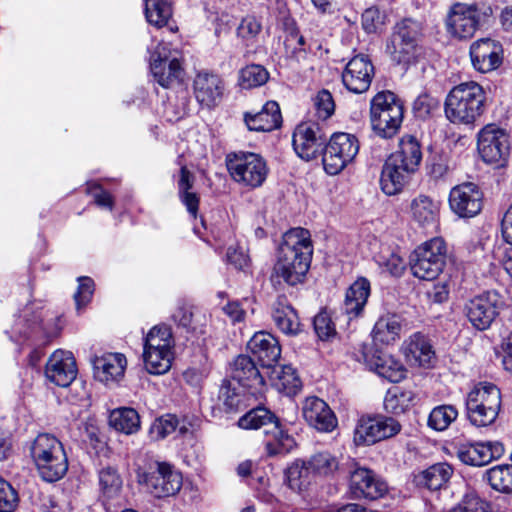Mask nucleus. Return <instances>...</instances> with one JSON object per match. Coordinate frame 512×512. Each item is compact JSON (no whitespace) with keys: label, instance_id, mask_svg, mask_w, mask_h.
<instances>
[{"label":"nucleus","instance_id":"41","mask_svg":"<svg viewBox=\"0 0 512 512\" xmlns=\"http://www.w3.org/2000/svg\"><path fill=\"white\" fill-rule=\"evenodd\" d=\"M109 424L116 431L130 435L140 428V417L133 408H119L110 413Z\"/></svg>","mask_w":512,"mask_h":512},{"label":"nucleus","instance_id":"3","mask_svg":"<svg viewBox=\"0 0 512 512\" xmlns=\"http://www.w3.org/2000/svg\"><path fill=\"white\" fill-rule=\"evenodd\" d=\"M485 92L480 84L468 81L453 87L445 100V115L454 124H472L484 111Z\"/></svg>","mask_w":512,"mask_h":512},{"label":"nucleus","instance_id":"31","mask_svg":"<svg viewBox=\"0 0 512 512\" xmlns=\"http://www.w3.org/2000/svg\"><path fill=\"white\" fill-rule=\"evenodd\" d=\"M342 454L336 450H320L308 458V465L316 478L332 479L341 470Z\"/></svg>","mask_w":512,"mask_h":512},{"label":"nucleus","instance_id":"29","mask_svg":"<svg viewBox=\"0 0 512 512\" xmlns=\"http://www.w3.org/2000/svg\"><path fill=\"white\" fill-rule=\"evenodd\" d=\"M403 353L407 362L413 366L430 368L436 361L430 339L420 332L414 333L405 341Z\"/></svg>","mask_w":512,"mask_h":512},{"label":"nucleus","instance_id":"56","mask_svg":"<svg viewBox=\"0 0 512 512\" xmlns=\"http://www.w3.org/2000/svg\"><path fill=\"white\" fill-rule=\"evenodd\" d=\"M440 106L437 98L428 94H421L413 103V111L418 118L425 119L429 117Z\"/></svg>","mask_w":512,"mask_h":512},{"label":"nucleus","instance_id":"49","mask_svg":"<svg viewBox=\"0 0 512 512\" xmlns=\"http://www.w3.org/2000/svg\"><path fill=\"white\" fill-rule=\"evenodd\" d=\"M269 79L266 68L259 64H251L240 71L239 82L245 89L264 85Z\"/></svg>","mask_w":512,"mask_h":512},{"label":"nucleus","instance_id":"12","mask_svg":"<svg viewBox=\"0 0 512 512\" xmlns=\"http://www.w3.org/2000/svg\"><path fill=\"white\" fill-rule=\"evenodd\" d=\"M359 152L358 139L349 133H334L325 145L322 162L326 173L337 175Z\"/></svg>","mask_w":512,"mask_h":512},{"label":"nucleus","instance_id":"16","mask_svg":"<svg viewBox=\"0 0 512 512\" xmlns=\"http://www.w3.org/2000/svg\"><path fill=\"white\" fill-rule=\"evenodd\" d=\"M327 134L323 127L313 121L302 122L294 130L292 144L297 155L306 160H312L323 154Z\"/></svg>","mask_w":512,"mask_h":512},{"label":"nucleus","instance_id":"60","mask_svg":"<svg viewBox=\"0 0 512 512\" xmlns=\"http://www.w3.org/2000/svg\"><path fill=\"white\" fill-rule=\"evenodd\" d=\"M89 193L93 196L95 203L103 208L112 210L114 201L109 192L103 190L100 185L93 184L89 187Z\"/></svg>","mask_w":512,"mask_h":512},{"label":"nucleus","instance_id":"6","mask_svg":"<svg viewBox=\"0 0 512 512\" xmlns=\"http://www.w3.org/2000/svg\"><path fill=\"white\" fill-rule=\"evenodd\" d=\"M501 404L500 389L495 384L481 382L467 395V417L476 427L490 426L496 421Z\"/></svg>","mask_w":512,"mask_h":512},{"label":"nucleus","instance_id":"39","mask_svg":"<svg viewBox=\"0 0 512 512\" xmlns=\"http://www.w3.org/2000/svg\"><path fill=\"white\" fill-rule=\"evenodd\" d=\"M401 321L395 314L380 317L372 330L375 343L390 344L400 337Z\"/></svg>","mask_w":512,"mask_h":512},{"label":"nucleus","instance_id":"26","mask_svg":"<svg viewBox=\"0 0 512 512\" xmlns=\"http://www.w3.org/2000/svg\"><path fill=\"white\" fill-rule=\"evenodd\" d=\"M363 355L368 368L377 373L380 377L393 383L400 382L404 379L406 369L401 361L394 356L377 349L364 352Z\"/></svg>","mask_w":512,"mask_h":512},{"label":"nucleus","instance_id":"64","mask_svg":"<svg viewBox=\"0 0 512 512\" xmlns=\"http://www.w3.org/2000/svg\"><path fill=\"white\" fill-rule=\"evenodd\" d=\"M448 294L449 291L445 283L434 284L433 287L427 292L429 299L435 303H443L446 301Z\"/></svg>","mask_w":512,"mask_h":512},{"label":"nucleus","instance_id":"52","mask_svg":"<svg viewBox=\"0 0 512 512\" xmlns=\"http://www.w3.org/2000/svg\"><path fill=\"white\" fill-rule=\"evenodd\" d=\"M218 399L228 411L237 409L241 403V396L237 392V388L229 380H224L222 382L219 389Z\"/></svg>","mask_w":512,"mask_h":512},{"label":"nucleus","instance_id":"37","mask_svg":"<svg viewBox=\"0 0 512 512\" xmlns=\"http://www.w3.org/2000/svg\"><path fill=\"white\" fill-rule=\"evenodd\" d=\"M369 295L370 282L366 278H359L350 286L343 305V310L349 319L358 317L362 313Z\"/></svg>","mask_w":512,"mask_h":512},{"label":"nucleus","instance_id":"54","mask_svg":"<svg viewBox=\"0 0 512 512\" xmlns=\"http://www.w3.org/2000/svg\"><path fill=\"white\" fill-rule=\"evenodd\" d=\"M18 500L15 489L0 477V512H13L18 505Z\"/></svg>","mask_w":512,"mask_h":512},{"label":"nucleus","instance_id":"18","mask_svg":"<svg viewBox=\"0 0 512 512\" xmlns=\"http://www.w3.org/2000/svg\"><path fill=\"white\" fill-rule=\"evenodd\" d=\"M501 304V297L497 292H484L466 304V316L476 329L485 330L498 315Z\"/></svg>","mask_w":512,"mask_h":512},{"label":"nucleus","instance_id":"58","mask_svg":"<svg viewBox=\"0 0 512 512\" xmlns=\"http://www.w3.org/2000/svg\"><path fill=\"white\" fill-rule=\"evenodd\" d=\"M314 330L321 340H327L336 333L334 323L326 312H320L314 317Z\"/></svg>","mask_w":512,"mask_h":512},{"label":"nucleus","instance_id":"36","mask_svg":"<svg viewBox=\"0 0 512 512\" xmlns=\"http://www.w3.org/2000/svg\"><path fill=\"white\" fill-rule=\"evenodd\" d=\"M231 377L243 387L253 388L264 384L255 361L246 355H240L234 360Z\"/></svg>","mask_w":512,"mask_h":512},{"label":"nucleus","instance_id":"25","mask_svg":"<svg viewBox=\"0 0 512 512\" xmlns=\"http://www.w3.org/2000/svg\"><path fill=\"white\" fill-rule=\"evenodd\" d=\"M302 414L309 426L320 432H331L337 426V418L329 405L316 396L307 397Z\"/></svg>","mask_w":512,"mask_h":512},{"label":"nucleus","instance_id":"11","mask_svg":"<svg viewBox=\"0 0 512 512\" xmlns=\"http://www.w3.org/2000/svg\"><path fill=\"white\" fill-rule=\"evenodd\" d=\"M446 263V245L442 238L435 237L419 246L411 260V270L415 277L434 280L443 271Z\"/></svg>","mask_w":512,"mask_h":512},{"label":"nucleus","instance_id":"2","mask_svg":"<svg viewBox=\"0 0 512 512\" xmlns=\"http://www.w3.org/2000/svg\"><path fill=\"white\" fill-rule=\"evenodd\" d=\"M423 153L419 141L411 135L403 136L398 149L385 161L381 176V190L389 196L402 191L422 161Z\"/></svg>","mask_w":512,"mask_h":512},{"label":"nucleus","instance_id":"48","mask_svg":"<svg viewBox=\"0 0 512 512\" xmlns=\"http://www.w3.org/2000/svg\"><path fill=\"white\" fill-rule=\"evenodd\" d=\"M173 346L171 329L166 325H157L148 332L144 350H172Z\"/></svg>","mask_w":512,"mask_h":512},{"label":"nucleus","instance_id":"46","mask_svg":"<svg viewBox=\"0 0 512 512\" xmlns=\"http://www.w3.org/2000/svg\"><path fill=\"white\" fill-rule=\"evenodd\" d=\"M414 399L415 394L412 391L394 387L386 393L384 408L389 413L401 414L413 405Z\"/></svg>","mask_w":512,"mask_h":512},{"label":"nucleus","instance_id":"33","mask_svg":"<svg viewBox=\"0 0 512 512\" xmlns=\"http://www.w3.org/2000/svg\"><path fill=\"white\" fill-rule=\"evenodd\" d=\"M272 319L276 327L285 335L295 336L301 331L299 316L284 296L278 297L274 302Z\"/></svg>","mask_w":512,"mask_h":512},{"label":"nucleus","instance_id":"5","mask_svg":"<svg viewBox=\"0 0 512 512\" xmlns=\"http://www.w3.org/2000/svg\"><path fill=\"white\" fill-rule=\"evenodd\" d=\"M243 429H263L266 435L265 448L270 456L290 452L295 446L294 438L285 432L279 419L265 407H257L238 420Z\"/></svg>","mask_w":512,"mask_h":512},{"label":"nucleus","instance_id":"14","mask_svg":"<svg viewBox=\"0 0 512 512\" xmlns=\"http://www.w3.org/2000/svg\"><path fill=\"white\" fill-rule=\"evenodd\" d=\"M182 475L167 462H155L150 471L141 476L147 489L157 498L174 496L182 487Z\"/></svg>","mask_w":512,"mask_h":512},{"label":"nucleus","instance_id":"32","mask_svg":"<svg viewBox=\"0 0 512 512\" xmlns=\"http://www.w3.org/2000/svg\"><path fill=\"white\" fill-rule=\"evenodd\" d=\"M246 126L251 131L269 132L280 127L282 116L280 107L275 101H268L261 111L244 116Z\"/></svg>","mask_w":512,"mask_h":512},{"label":"nucleus","instance_id":"20","mask_svg":"<svg viewBox=\"0 0 512 512\" xmlns=\"http://www.w3.org/2000/svg\"><path fill=\"white\" fill-rule=\"evenodd\" d=\"M374 77V66L370 59L364 55L353 57L342 73L344 86L355 94L366 92Z\"/></svg>","mask_w":512,"mask_h":512},{"label":"nucleus","instance_id":"42","mask_svg":"<svg viewBox=\"0 0 512 512\" xmlns=\"http://www.w3.org/2000/svg\"><path fill=\"white\" fill-rule=\"evenodd\" d=\"M490 487L500 493L512 492V465L499 464L487 469L484 473Z\"/></svg>","mask_w":512,"mask_h":512},{"label":"nucleus","instance_id":"34","mask_svg":"<svg viewBox=\"0 0 512 512\" xmlns=\"http://www.w3.org/2000/svg\"><path fill=\"white\" fill-rule=\"evenodd\" d=\"M440 204L427 195L420 194L410 202L413 221L424 228L434 227L439 219Z\"/></svg>","mask_w":512,"mask_h":512},{"label":"nucleus","instance_id":"51","mask_svg":"<svg viewBox=\"0 0 512 512\" xmlns=\"http://www.w3.org/2000/svg\"><path fill=\"white\" fill-rule=\"evenodd\" d=\"M178 426V419L176 416L168 414L156 419L150 429L149 435L152 440L158 441L164 439L173 433Z\"/></svg>","mask_w":512,"mask_h":512},{"label":"nucleus","instance_id":"47","mask_svg":"<svg viewBox=\"0 0 512 512\" xmlns=\"http://www.w3.org/2000/svg\"><path fill=\"white\" fill-rule=\"evenodd\" d=\"M457 417L458 410L454 405L442 404L431 410L427 424L435 431H445Z\"/></svg>","mask_w":512,"mask_h":512},{"label":"nucleus","instance_id":"40","mask_svg":"<svg viewBox=\"0 0 512 512\" xmlns=\"http://www.w3.org/2000/svg\"><path fill=\"white\" fill-rule=\"evenodd\" d=\"M375 262L381 269L382 273L391 276L400 277L405 270V261L399 254L397 248L383 246L379 253L375 256Z\"/></svg>","mask_w":512,"mask_h":512},{"label":"nucleus","instance_id":"13","mask_svg":"<svg viewBox=\"0 0 512 512\" xmlns=\"http://www.w3.org/2000/svg\"><path fill=\"white\" fill-rule=\"evenodd\" d=\"M150 70L155 81L163 88H172L182 83L184 69L181 62L171 57L168 44L161 42L150 54Z\"/></svg>","mask_w":512,"mask_h":512},{"label":"nucleus","instance_id":"63","mask_svg":"<svg viewBox=\"0 0 512 512\" xmlns=\"http://www.w3.org/2000/svg\"><path fill=\"white\" fill-rule=\"evenodd\" d=\"M182 203L186 206L187 211L193 218H196L199 207V197L196 193L185 191L179 193Z\"/></svg>","mask_w":512,"mask_h":512},{"label":"nucleus","instance_id":"7","mask_svg":"<svg viewBox=\"0 0 512 512\" xmlns=\"http://www.w3.org/2000/svg\"><path fill=\"white\" fill-rule=\"evenodd\" d=\"M403 116V104L394 93L381 91L371 99V126L378 136L393 137L401 127Z\"/></svg>","mask_w":512,"mask_h":512},{"label":"nucleus","instance_id":"53","mask_svg":"<svg viewBox=\"0 0 512 512\" xmlns=\"http://www.w3.org/2000/svg\"><path fill=\"white\" fill-rule=\"evenodd\" d=\"M450 512H490V505L475 494H466Z\"/></svg>","mask_w":512,"mask_h":512},{"label":"nucleus","instance_id":"4","mask_svg":"<svg viewBox=\"0 0 512 512\" xmlns=\"http://www.w3.org/2000/svg\"><path fill=\"white\" fill-rule=\"evenodd\" d=\"M30 455L40 477L46 482H56L68 471V457L64 446L52 434L37 435L31 443Z\"/></svg>","mask_w":512,"mask_h":512},{"label":"nucleus","instance_id":"15","mask_svg":"<svg viewBox=\"0 0 512 512\" xmlns=\"http://www.w3.org/2000/svg\"><path fill=\"white\" fill-rule=\"evenodd\" d=\"M401 428L399 421L393 417H363L354 431V442L357 445H371L397 435Z\"/></svg>","mask_w":512,"mask_h":512},{"label":"nucleus","instance_id":"23","mask_svg":"<svg viewBox=\"0 0 512 512\" xmlns=\"http://www.w3.org/2000/svg\"><path fill=\"white\" fill-rule=\"evenodd\" d=\"M225 84L215 73L200 71L193 80V93L197 102L207 108L217 106L222 100Z\"/></svg>","mask_w":512,"mask_h":512},{"label":"nucleus","instance_id":"21","mask_svg":"<svg viewBox=\"0 0 512 512\" xmlns=\"http://www.w3.org/2000/svg\"><path fill=\"white\" fill-rule=\"evenodd\" d=\"M470 58L475 70L488 73L496 70L503 61V47L491 38H482L470 46Z\"/></svg>","mask_w":512,"mask_h":512},{"label":"nucleus","instance_id":"44","mask_svg":"<svg viewBox=\"0 0 512 512\" xmlns=\"http://www.w3.org/2000/svg\"><path fill=\"white\" fill-rule=\"evenodd\" d=\"M310 470L308 459L293 462L286 470V480L289 487L295 491L306 488L316 478Z\"/></svg>","mask_w":512,"mask_h":512},{"label":"nucleus","instance_id":"9","mask_svg":"<svg viewBox=\"0 0 512 512\" xmlns=\"http://www.w3.org/2000/svg\"><path fill=\"white\" fill-rule=\"evenodd\" d=\"M491 14L490 7L457 2L451 6L448 12L447 31L459 39L471 38L487 22Z\"/></svg>","mask_w":512,"mask_h":512},{"label":"nucleus","instance_id":"19","mask_svg":"<svg viewBox=\"0 0 512 512\" xmlns=\"http://www.w3.org/2000/svg\"><path fill=\"white\" fill-rule=\"evenodd\" d=\"M449 206L459 217H474L482 210L483 193L472 182L459 184L453 187L449 193Z\"/></svg>","mask_w":512,"mask_h":512},{"label":"nucleus","instance_id":"59","mask_svg":"<svg viewBox=\"0 0 512 512\" xmlns=\"http://www.w3.org/2000/svg\"><path fill=\"white\" fill-rule=\"evenodd\" d=\"M383 24V16L380 11L371 7L362 14V27L367 33H375Z\"/></svg>","mask_w":512,"mask_h":512},{"label":"nucleus","instance_id":"57","mask_svg":"<svg viewBox=\"0 0 512 512\" xmlns=\"http://www.w3.org/2000/svg\"><path fill=\"white\" fill-rule=\"evenodd\" d=\"M78 282L79 285L74 294V300L79 310L90 302L94 292V281L90 277L82 276L78 278Z\"/></svg>","mask_w":512,"mask_h":512},{"label":"nucleus","instance_id":"61","mask_svg":"<svg viewBox=\"0 0 512 512\" xmlns=\"http://www.w3.org/2000/svg\"><path fill=\"white\" fill-rule=\"evenodd\" d=\"M260 31L261 25L254 17L244 18L238 27V34L243 38L255 37Z\"/></svg>","mask_w":512,"mask_h":512},{"label":"nucleus","instance_id":"45","mask_svg":"<svg viewBox=\"0 0 512 512\" xmlns=\"http://www.w3.org/2000/svg\"><path fill=\"white\" fill-rule=\"evenodd\" d=\"M143 359L148 373L161 375L168 372L172 365V350H144Z\"/></svg>","mask_w":512,"mask_h":512},{"label":"nucleus","instance_id":"62","mask_svg":"<svg viewBox=\"0 0 512 512\" xmlns=\"http://www.w3.org/2000/svg\"><path fill=\"white\" fill-rule=\"evenodd\" d=\"M226 257L228 262L234 265L237 269H244L248 266L249 258L242 250L229 247Z\"/></svg>","mask_w":512,"mask_h":512},{"label":"nucleus","instance_id":"43","mask_svg":"<svg viewBox=\"0 0 512 512\" xmlns=\"http://www.w3.org/2000/svg\"><path fill=\"white\" fill-rule=\"evenodd\" d=\"M145 17L149 24L163 27L173 13V0H144Z\"/></svg>","mask_w":512,"mask_h":512},{"label":"nucleus","instance_id":"50","mask_svg":"<svg viewBox=\"0 0 512 512\" xmlns=\"http://www.w3.org/2000/svg\"><path fill=\"white\" fill-rule=\"evenodd\" d=\"M99 484L103 494L111 498L119 493L122 480L115 468L107 466L99 471Z\"/></svg>","mask_w":512,"mask_h":512},{"label":"nucleus","instance_id":"22","mask_svg":"<svg viewBox=\"0 0 512 512\" xmlns=\"http://www.w3.org/2000/svg\"><path fill=\"white\" fill-rule=\"evenodd\" d=\"M350 490L355 498L376 500L387 493L388 485L374 471L357 467L350 475Z\"/></svg>","mask_w":512,"mask_h":512},{"label":"nucleus","instance_id":"35","mask_svg":"<svg viewBox=\"0 0 512 512\" xmlns=\"http://www.w3.org/2000/svg\"><path fill=\"white\" fill-rule=\"evenodd\" d=\"M452 474L453 469L449 464L436 463L414 474L413 482L420 488L439 490L447 484Z\"/></svg>","mask_w":512,"mask_h":512},{"label":"nucleus","instance_id":"38","mask_svg":"<svg viewBox=\"0 0 512 512\" xmlns=\"http://www.w3.org/2000/svg\"><path fill=\"white\" fill-rule=\"evenodd\" d=\"M273 386L287 395L296 394L302 386V382L291 365L274 366L270 374Z\"/></svg>","mask_w":512,"mask_h":512},{"label":"nucleus","instance_id":"24","mask_svg":"<svg viewBox=\"0 0 512 512\" xmlns=\"http://www.w3.org/2000/svg\"><path fill=\"white\" fill-rule=\"evenodd\" d=\"M45 376L57 386H69L77 376V366L73 354L61 349L53 352L46 363Z\"/></svg>","mask_w":512,"mask_h":512},{"label":"nucleus","instance_id":"8","mask_svg":"<svg viewBox=\"0 0 512 512\" xmlns=\"http://www.w3.org/2000/svg\"><path fill=\"white\" fill-rule=\"evenodd\" d=\"M423 33L420 21L405 18L398 22L386 44V52L397 64H409L417 56L419 40Z\"/></svg>","mask_w":512,"mask_h":512},{"label":"nucleus","instance_id":"1","mask_svg":"<svg viewBox=\"0 0 512 512\" xmlns=\"http://www.w3.org/2000/svg\"><path fill=\"white\" fill-rule=\"evenodd\" d=\"M312 254L313 246L308 230L298 227L286 232L270 275L272 285L284 288L304 283Z\"/></svg>","mask_w":512,"mask_h":512},{"label":"nucleus","instance_id":"27","mask_svg":"<svg viewBox=\"0 0 512 512\" xmlns=\"http://www.w3.org/2000/svg\"><path fill=\"white\" fill-rule=\"evenodd\" d=\"M504 453V446L500 442H478L464 444L458 448L459 460L471 466H484L494 459L500 458Z\"/></svg>","mask_w":512,"mask_h":512},{"label":"nucleus","instance_id":"17","mask_svg":"<svg viewBox=\"0 0 512 512\" xmlns=\"http://www.w3.org/2000/svg\"><path fill=\"white\" fill-rule=\"evenodd\" d=\"M477 148L484 162L500 163L510 152L509 134L494 124L487 125L478 133Z\"/></svg>","mask_w":512,"mask_h":512},{"label":"nucleus","instance_id":"28","mask_svg":"<svg viewBox=\"0 0 512 512\" xmlns=\"http://www.w3.org/2000/svg\"><path fill=\"white\" fill-rule=\"evenodd\" d=\"M248 350L263 368H272L281 356L278 340L270 333H255L247 344Z\"/></svg>","mask_w":512,"mask_h":512},{"label":"nucleus","instance_id":"55","mask_svg":"<svg viewBox=\"0 0 512 512\" xmlns=\"http://www.w3.org/2000/svg\"><path fill=\"white\" fill-rule=\"evenodd\" d=\"M314 106L319 119H328L335 110L332 94L325 89L319 91L314 99Z\"/></svg>","mask_w":512,"mask_h":512},{"label":"nucleus","instance_id":"10","mask_svg":"<svg viewBox=\"0 0 512 512\" xmlns=\"http://www.w3.org/2000/svg\"><path fill=\"white\" fill-rule=\"evenodd\" d=\"M226 165L234 181L250 188L260 187L268 174L265 160L252 152L239 151L229 154Z\"/></svg>","mask_w":512,"mask_h":512},{"label":"nucleus","instance_id":"30","mask_svg":"<svg viewBox=\"0 0 512 512\" xmlns=\"http://www.w3.org/2000/svg\"><path fill=\"white\" fill-rule=\"evenodd\" d=\"M91 363L97 380L109 383L119 381L124 375L127 360L121 353H106L95 356Z\"/></svg>","mask_w":512,"mask_h":512}]
</instances>
